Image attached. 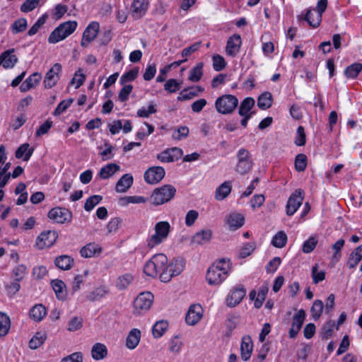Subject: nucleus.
Here are the masks:
<instances>
[{
    "instance_id": "obj_1",
    "label": "nucleus",
    "mask_w": 362,
    "mask_h": 362,
    "mask_svg": "<svg viewBox=\"0 0 362 362\" xmlns=\"http://www.w3.org/2000/svg\"><path fill=\"white\" fill-rule=\"evenodd\" d=\"M230 270L229 260L225 259L215 262L207 270L206 279L211 286L221 284L228 276Z\"/></svg>"
},
{
    "instance_id": "obj_2",
    "label": "nucleus",
    "mask_w": 362,
    "mask_h": 362,
    "mask_svg": "<svg viewBox=\"0 0 362 362\" xmlns=\"http://www.w3.org/2000/svg\"><path fill=\"white\" fill-rule=\"evenodd\" d=\"M171 226L168 221L157 222L153 228V233L149 234L146 240V247L153 249L164 243L168 238Z\"/></svg>"
},
{
    "instance_id": "obj_3",
    "label": "nucleus",
    "mask_w": 362,
    "mask_h": 362,
    "mask_svg": "<svg viewBox=\"0 0 362 362\" xmlns=\"http://www.w3.org/2000/svg\"><path fill=\"white\" fill-rule=\"evenodd\" d=\"M167 256L163 253L154 255L144 267V273L151 277H156L163 273L164 266L167 264Z\"/></svg>"
},
{
    "instance_id": "obj_4",
    "label": "nucleus",
    "mask_w": 362,
    "mask_h": 362,
    "mask_svg": "<svg viewBox=\"0 0 362 362\" xmlns=\"http://www.w3.org/2000/svg\"><path fill=\"white\" fill-rule=\"evenodd\" d=\"M78 23L75 21H69L61 23L49 35L48 41L49 43H57L70 35L76 29Z\"/></svg>"
},
{
    "instance_id": "obj_5",
    "label": "nucleus",
    "mask_w": 362,
    "mask_h": 362,
    "mask_svg": "<svg viewBox=\"0 0 362 362\" xmlns=\"http://www.w3.org/2000/svg\"><path fill=\"white\" fill-rule=\"evenodd\" d=\"M185 262L182 259L176 258L171 261L167 259V264L164 266L163 273L160 274L162 282H169L173 277L180 275L184 270Z\"/></svg>"
},
{
    "instance_id": "obj_6",
    "label": "nucleus",
    "mask_w": 362,
    "mask_h": 362,
    "mask_svg": "<svg viewBox=\"0 0 362 362\" xmlns=\"http://www.w3.org/2000/svg\"><path fill=\"white\" fill-rule=\"evenodd\" d=\"M238 105V98L230 94H225L218 97L215 101L216 111L222 115L232 113Z\"/></svg>"
},
{
    "instance_id": "obj_7",
    "label": "nucleus",
    "mask_w": 362,
    "mask_h": 362,
    "mask_svg": "<svg viewBox=\"0 0 362 362\" xmlns=\"http://www.w3.org/2000/svg\"><path fill=\"white\" fill-rule=\"evenodd\" d=\"M175 192L176 189L173 186L165 185L153 190L151 200L155 206L161 205L169 202L175 196Z\"/></svg>"
},
{
    "instance_id": "obj_8",
    "label": "nucleus",
    "mask_w": 362,
    "mask_h": 362,
    "mask_svg": "<svg viewBox=\"0 0 362 362\" xmlns=\"http://www.w3.org/2000/svg\"><path fill=\"white\" fill-rule=\"evenodd\" d=\"M153 295L151 292L139 293L134 300L133 313L141 315L147 313L153 304Z\"/></svg>"
},
{
    "instance_id": "obj_9",
    "label": "nucleus",
    "mask_w": 362,
    "mask_h": 362,
    "mask_svg": "<svg viewBox=\"0 0 362 362\" xmlns=\"http://www.w3.org/2000/svg\"><path fill=\"white\" fill-rule=\"evenodd\" d=\"M238 163L235 170L240 175L247 173L252 168V162L250 158V153L245 148H240L237 153Z\"/></svg>"
},
{
    "instance_id": "obj_10",
    "label": "nucleus",
    "mask_w": 362,
    "mask_h": 362,
    "mask_svg": "<svg viewBox=\"0 0 362 362\" xmlns=\"http://www.w3.org/2000/svg\"><path fill=\"white\" fill-rule=\"evenodd\" d=\"M57 234L54 230L42 232L36 238L35 247L38 250L51 247L56 242Z\"/></svg>"
},
{
    "instance_id": "obj_11",
    "label": "nucleus",
    "mask_w": 362,
    "mask_h": 362,
    "mask_svg": "<svg viewBox=\"0 0 362 362\" xmlns=\"http://www.w3.org/2000/svg\"><path fill=\"white\" fill-rule=\"evenodd\" d=\"M304 199V193L301 189L296 190L289 197L286 204V214L288 216L293 215L301 206Z\"/></svg>"
},
{
    "instance_id": "obj_12",
    "label": "nucleus",
    "mask_w": 362,
    "mask_h": 362,
    "mask_svg": "<svg viewBox=\"0 0 362 362\" xmlns=\"http://www.w3.org/2000/svg\"><path fill=\"white\" fill-rule=\"evenodd\" d=\"M62 66L59 63L54 64L47 72L43 81L46 88H51L54 86L60 78Z\"/></svg>"
},
{
    "instance_id": "obj_13",
    "label": "nucleus",
    "mask_w": 362,
    "mask_h": 362,
    "mask_svg": "<svg viewBox=\"0 0 362 362\" xmlns=\"http://www.w3.org/2000/svg\"><path fill=\"white\" fill-rule=\"evenodd\" d=\"M48 218L56 223H64L71 221V212L65 208L55 207L48 213Z\"/></svg>"
},
{
    "instance_id": "obj_14",
    "label": "nucleus",
    "mask_w": 362,
    "mask_h": 362,
    "mask_svg": "<svg viewBox=\"0 0 362 362\" xmlns=\"http://www.w3.org/2000/svg\"><path fill=\"white\" fill-rule=\"evenodd\" d=\"M165 175V172L163 167L153 166L146 170L144 177L148 184L155 185L161 181Z\"/></svg>"
},
{
    "instance_id": "obj_15",
    "label": "nucleus",
    "mask_w": 362,
    "mask_h": 362,
    "mask_svg": "<svg viewBox=\"0 0 362 362\" xmlns=\"http://www.w3.org/2000/svg\"><path fill=\"white\" fill-rule=\"evenodd\" d=\"M148 6V0H133L129 11L132 17L135 20L141 18L146 13Z\"/></svg>"
},
{
    "instance_id": "obj_16",
    "label": "nucleus",
    "mask_w": 362,
    "mask_h": 362,
    "mask_svg": "<svg viewBox=\"0 0 362 362\" xmlns=\"http://www.w3.org/2000/svg\"><path fill=\"white\" fill-rule=\"evenodd\" d=\"M246 295V290L243 286L233 288L226 298V305L229 307H235L238 305Z\"/></svg>"
},
{
    "instance_id": "obj_17",
    "label": "nucleus",
    "mask_w": 362,
    "mask_h": 362,
    "mask_svg": "<svg viewBox=\"0 0 362 362\" xmlns=\"http://www.w3.org/2000/svg\"><path fill=\"white\" fill-rule=\"evenodd\" d=\"M204 310L199 304H193L186 314L185 321L188 325H195L203 317Z\"/></svg>"
},
{
    "instance_id": "obj_18",
    "label": "nucleus",
    "mask_w": 362,
    "mask_h": 362,
    "mask_svg": "<svg viewBox=\"0 0 362 362\" xmlns=\"http://www.w3.org/2000/svg\"><path fill=\"white\" fill-rule=\"evenodd\" d=\"M100 25L97 21H92L86 28L83 31L81 45L82 47H86L90 42L95 40L98 32Z\"/></svg>"
},
{
    "instance_id": "obj_19",
    "label": "nucleus",
    "mask_w": 362,
    "mask_h": 362,
    "mask_svg": "<svg viewBox=\"0 0 362 362\" xmlns=\"http://www.w3.org/2000/svg\"><path fill=\"white\" fill-rule=\"evenodd\" d=\"M182 155L183 151L181 148L173 147L165 149L160 153L158 154L156 157L162 163H170L177 160Z\"/></svg>"
},
{
    "instance_id": "obj_20",
    "label": "nucleus",
    "mask_w": 362,
    "mask_h": 362,
    "mask_svg": "<svg viewBox=\"0 0 362 362\" xmlns=\"http://www.w3.org/2000/svg\"><path fill=\"white\" fill-rule=\"evenodd\" d=\"M242 45V39L240 35L234 34L230 36L226 43V53L228 56L234 57L240 52Z\"/></svg>"
},
{
    "instance_id": "obj_21",
    "label": "nucleus",
    "mask_w": 362,
    "mask_h": 362,
    "mask_svg": "<svg viewBox=\"0 0 362 362\" xmlns=\"http://www.w3.org/2000/svg\"><path fill=\"white\" fill-rule=\"evenodd\" d=\"M305 319V312L300 309L293 317L291 327L289 329L290 338H294L298 334Z\"/></svg>"
},
{
    "instance_id": "obj_22",
    "label": "nucleus",
    "mask_w": 362,
    "mask_h": 362,
    "mask_svg": "<svg viewBox=\"0 0 362 362\" xmlns=\"http://www.w3.org/2000/svg\"><path fill=\"white\" fill-rule=\"evenodd\" d=\"M253 351V342L249 335H245L242 337L240 344V356L244 361H248Z\"/></svg>"
},
{
    "instance_id": "obj_23",
    "label": "nucleus",
    "mask_w": 362,
    "mask_h": 362,
    "mask_svg": "<svg viewBox=\"0 0 362 362\" xmlns=\"http://www.w3.org/2000/svg\"><path fill=\"white\" fill-rule=\"evenodd\" d=\"M245 222V217L241 214L233 212L226 216V223L228 228L235 230L242 227Z\"/></svg>"
},
{
    "instance_id": "obj_24",
    "label": "nucleus",
    "mask_w": 362,
    "mask_h": 362,
    "mask_svg": "<svg viewBox=\"0 0 362 362\" xmlns=\"http://www.w3.org/2000/svg\"><path fill=\"white\" fill-rule=\"evenodd\" d=\"M103 251L101 246L95 243H90L83 246L80 254L84 258H91L99 256Z\"/></svg>"
},
{
    "instance_id": "obj_25",
    "label": "nucleus",
    "mask_w": 362,
    "mask_h": 362,
    "mask_svg": "<svg viewBox=\"0 0 362 362\" xmlns=\"http://www.w3.org/2000/svg\"><path fill=\"white\" fill-rule=\"evenodd\" d=\"M14 49H8L0 55V66L4 69H11L18 62L17 57L13 54Z\"/></svg>"
},
{
    "instance_id": "obj_26",
    "label": "nucleus",
    "mask_w": 362,
    "mask_h": 362,
    "mask_svg": "<svg viewBox=\"0 0 362 362\" xmlns=\"http://www.w3.org/2000/svg\"><path fill=\"white\" fill-rule=\"evenodd\" d=\"M134 178L131 174L127 173L120 177L115 186V191L119 193L127 192L133 185Z\"/></svg>"
},
{
    "instance_id": "obj_27",
    "label": "nucleus",
    "mask_w": 362,
    "mask_h": 362,
    "mask_svg": "<svg viewBox=\"0 0 362 362\" xmlns=\"http://www.w3.org/2000/svg\"><path fill=\"white\" fill-rule=\"evenodd\" d=\"M41 74L35 72L30 75L25 81L21 84L20 89L22 92H26L31 88H35L41 80Z\"/></svg>"
},
{
    "instance_id": "obj_28",
    "label": "nucleus",
    "mask_w": 362,
    "mask_h": 362,
    "mask_svg": "<svg viewBox=\"0 0 362 362\" xmlns=\"http://www.w3.org/2000/svg\"><path fill=\"white\" fill-rule=\"evenodd\" d=\"M141 339V332L138 329H132L126 339V346L129 349H134L139 344Z\"/></svg>"
},
{
    "instance_id": "obj_29",
    "label": "nucleus",
    "mask_w": 362,
    "mask_h": 362,
    "mask_svg": "<svg viewBox=\"0 0 362 362\" xmlns=\"http://www.w3.org/2000/svg\"><path fill=\"white\" fill-rule=\"evenodd\" d=\"M74 262V259L66 255L59 256L54 260L56 267L62 270H69L73 267Z\"/></svg>"
},
{
    "instance_id": "obj_30",
    "label": "nucleus",
    "mask_w": 362,
    "mask_h": 362,
    "mask_svg": "<svg viewBox=\"0 0 362 362\" xmlns=\"http://www.w3.org/2000/svg\"><path fill=\"white\" fill-rule=\"evenodd\" d=\"M305 19L311 27L317 28L322 21V15L315 9H311L307 11Z\"/></svg>"
},
{
    "instance_id": "obj_31",
    "label": "nucleus",
    "mask_w": 362,
    "mask_h": 362,
    "mask_svg": "<svg viewBox=\"0 0 362 362\" xmlns=\"http://www.w3.org/2000/svg\"><path fill=\"white\" fill-rule=\"evenodd\" d=\"M232 185L230 182H224L216 189L215 198L218 201L223 200L230 193Z\"/></svg>"
},
{
    "instance_id": "obj_32",
    "label": "nucleus",
    "mask_w": 362,
    "mask_h": 362,
    "mask_svg": "<svg viewBox=\"0 0 362 362\" xmlns=\"http://www.w3.org/2000/svg\"><path fill=\"white\" fill-rule=\"evenodd\" d=\"M120 170V167L115 163H109L103 167L98 175L101 179L106 180Z\"/></svg>"
},
{
    "instance_id": "obj_33",
    "label": "nucleus",
    "mask_w": 362,
    "mask_h": 362,
    "mask_svg": "<svg viewBox=\"0 0 362 362\" xmlns=\"http://www.w3.org/2000/svg\"><path fill=\"white\" fill-rule=\"evenodd\" d=\"M47 314L46 308L42 304L35 305L30 310V317L35 322L41 321Z\"/></svg>"
},
{
    "instance_id": "obj_34",
    "label": "nucleus",
    "mask_w": 362,
    "mask_h": 362,
    "mask_svg": "<svg viewBox=\"0 0 362 362\" xmlns=\"http://www.w3.org/2000/svg\"><path fill=\"white\" fill-rule=\"evenodd\" d=\"M255 105V100L252 98H246L240 103L238 110V114L240 116L250 115L252 116V112L250 110Z\"/></svg>"
},
{
    "instance_id": "obj_35",
    "label": "nucleus",
    "mask_w": 362,
    "mask_h": 362,
    "mask_svg": "<svg viewBox=\"0 0 362 362\" xmlns=\"http://www.w3.org/2000/svg\"><path fill=\"white\" fill-rule=\"evenodd\" d=\"M107 354V349L103 344L96 343L93 346L91 356L95 360H102L106 357Z\"/></svg>"
},
{
    "instance_id": "obj_36",
    "label": "nucleus",
    "mask_w": 362,
    "mask_h": 362,
    "mask_svg": "<svg viewBox=\"0 0 362 362\" xmlns=\"http://www.w3.org/2000/svg\"><path fill=\"white\" fill-rule=\"evenodd\" d=\"M212 233L210 230H203L197 233L192 237V243L198 245H203L209 242L211 238Z\"/></svg>"
},
{
    "instance_id": "obj_37",
    "label": "nucleus",
    "mask_w": 362,
    "mask_h": 362,
    "mask_svg": "<svg viewBox=\"0 0 362 362\" xmlns=\"http://www.w3.org/2000/svg\"><path fill=\"white\" fill-rule=\"evenodd\" d=\"M362 259V244L356 247L354 252H351L347 265L349 268L354 269L360 262Z\"/></svg>"
},
{
    "instance_id": "obj_38",
    "label": "nucleus",
    "mask_w": 362,
    "mask_h": 362,
    "mask_svg": "<svg viewBox=\"0 0 362 362\" xmlns=\"http://www.w3.org/2000/svg\"><path fill=\"white\" fill-rule=\"evenodd\" d=\"M272 95L269 92L262 93L257 99V105L262 110H267L272 105Z\"/></svg>"
},
{
    "instance_id": "obj_39",
    "label": "nucleus",
    "mask_w": 362,
    "mask_h": 362,
    "mask_svg": "<svg viewBox=\"0 0 362 362\" xmlns=\"http://www.w3.org/2000/svg\"><path fill=\"white\" fill-rule=\"evenodd\" d=\"M29 146L27 143L21 145L16 151V157L17 158H23L25 161L28 160L33 152V148H29Z\"/></svg>"
},
{
    "instance_id": "obj_40",
    "label": "nucleus",
    "mask_w": 362,
    "mask_h": 362,
    "mask_svg": "<svg viewBox=\"0 0 362 362\" xmlns=\"http://www.w3.org/2000/svg\"><path fill=\"white\" fill-rule=\"evenodd\" d=\"M134 276L129 273L119 276L116 281V286L119 290L127 288L133 281Z\"/></svg>"
},
{
    "instance_id": "obj_41",
    "label": "nucleus",
    "mask_w": 362,
    "mask_h": 362,
    "mask_svg": "<svg viewBox=\"0 0 362 362\" xmlns=\"http://www.w3.org/2000/svg\"><path fill=\"white\" fill-rule=\"evenodd\" d=\"M108 293V289L105 286L95 288L88 296L87 298L90 301H95L103 298Z\"/></svg>"
},
{
    "instance_id": "obj_42",
    "label": "nucleus",
    "mask_w": 362,
    "mask_h": 362,
    "mask_svg": "<svg viewBox=\"0 0 362 362\" xmlns=\"http://www.w3.org/2000/svg\"><path fill=\"white\" fill-rule=\"evenodd\" d=\"M45 332H37L35 335L30 340L29 347L32 349H36L42 345L46 339Z\"/></svg>"
},
{
    "instance_id": "obj_43",
    "label": "nucleus",
    "mask_w": 362,
    "mask_h": 362,
    "mask_svg": "<svg viewBox=\"0 0 362 362\" xmlns=\"http://www.w3.org/2000/svg\"><path fill=\"white\" fill-rule=\"evenodd\" d=\"M11 326L9 317L0 312V337H4L8 332Z\"/></svg>"
},
{
    "instance_id": "obj_44",
    "label": "nucleus",
    "mask_w": 362,
    "mask_h": 362,
    "mask_svg": "<svg viewBox=\"0 0 362 362\" xmlns=\"http://www.w3.org/2000/svg\"><path fill=\"white\" fill-rule=\"evenodd\" d=\"M362 71V64L354 63L344 70V75L349 78H356Z\"/></svg>"
},
{
    "instance_id": "obj_45",
    "label": "nucleus",
    "mask_w": 362,
    "mask_h": 362,
    "mask_svg": "<svg viewBox=\"0 0 362 362\" xmlns=\"http://www.w3.org/2000/svg\"><path fill=\"white\" fill-rule=\"evenodd\" d=\"M287 242V235L284 231L277 232L273 237L272 244L275 247L281 248L284 247Z\"/></svg>"
},
{
    "instance_id": "obj_46",
    "label": "nucleus",
    "mask_w": 362,
    "mask_h": 362,
    "mask_svg": "<svg viewBox=\"0 0 362 362\" xmlns=\"http://www.w3.org/2000/svg\"><path fill=\"white\" fill-rule=\"evenodd\" d=\"M203 63L199 62L197 64V65L191 69L189 71V80L192 82H197L199 81L203 75Z\"/></svg>"
},
{
    "instance_id": "obj_47",
    "label": "nucleus",
    "mask_w": 362,
    "mask_h": 362,
    "mask_svg": "<svg viewBox=\"0 0 362 362\" xmlns=\"http://www.w3.org/2000/svg\"><path fill=\"white\" fill-rule=\"evenodd\" d=\"M324 304L321 300H315L310 308L312 317L314 320H317L323 311Z\"/></svg>"
},
{
    "instance_id": "obj_48",
    "label": "nucleus",
    "mask_w": 362,
    "mask_h": 362,
    "mask_svg": "<svg viewBox=\"0 0 362 362\" xmlns=\"http://www.w3.org/2000/svg\"><path fill=\"white\" fill-rule=\"evenodd\" d=\"M51 284L57 297L61 300L64 299L65 296L64 292L66 287L65 284L61 280L54 279L52 281Z\"/></svg>"
},
{
    "instance_id": "obj_49",
    "label": "nucleus",
    "mask_w": 362,
    "mask_h": 362,
    "mask_svg": "<svg viewBox=\"0 0 362 362\" xmlns=\"http://www.w3.org/2000/svg\"><path fill=\"white\" fill-rule=\"evenodd\" d=\"M157 112V109L156 105L153 104V102L150 103L147 107H141L139 108L136 115L139 117L147 118L151 115L156 113Z\"/></svg>"
},
{
    "instance_id": "obj_50",
    "label": "nucleus",
    "mask_w": 362,
    "mask_h": 362,
    "mask_svg": "<svg viewBox=\"0 0 362 362\" xmlns=\"http://www.w3.org/2000/svg\"><path fill=\"white\" fill-rule=\"evenodd\" d=\"M168 327L166 321L157 322L152 328V333L154 337L158 338L163 336Z\"/></svg>"
},
{
    "instance_id": "obj_51",
    "label": "nucleus",
    "mask_w": 362,
    "mask_h": 362,
    "mask_svg": "<svg viewBox=\"0 0 362 362\" xmlns=\"http://www.w3.org/2000/svg\"><path fill=\"white\" fill-rule=\"evenodd\" d=\"M182 346L183 343L180 337L178 336H175L169 342L168 350L171 353L177 354L181 351Z\"/></svg>"
},
{
    "instance_id": "obj_52",
    "label": "nucleus",
    "mask_w": 362,
    "mask_h": 362,
    "mask_svg": "<svg viewBox=\"0 0 362 362\" xmlns=\"http://www.w3.org/2000/svg\"><path fill=\"white\" fill-rule=\"evenodd\" d=\"M27 274V267L24 264H18L16 266L12 271V276L16 281H21L23 279Z\"/></svg>"
},
{
    "instance_id": "obj_53",
    "label": "nucleus",
    "mask_w": 362,
    "mask_h": 362,
    "mask_svg": "<svg viewBox=\"0 0 362 362\" xmlns=\"http://www.w3.org/2000/svg\"><path fill=\"white\" fill-rule=\"evenodd\" d=\"M28 25L27 20L24 18H19L13 22L11 29L13 34L24 31Z\"/></svg>"
},
{
    "instance_id": "obj_54",
    "label": "nucleus",
    "mask_w": 362,
    "mask_h": 362,
    "mask_svg": "<svg viewBox=\"0 0 362 362\" xmlns=\"http://www.w3.org/2000/svg\"><path fill=\"white\" fill-rule=\"evenodd\" d=\"M103 199L100 195H93L88 198L84 204V209L86 211H90L93 208L98 205Z\"/></svg>"
},
{
    "instance_id": "obj_55",
    "label": "nucleus",
    "mask_w": 362,
    "mask_h": 362,
    "mask_svg": "<svg viewBox=\"0 0 362 362\" xmlns=\"http://www.w3.org/2000/svg\"><path fill=\"white\" fill-rule=\"evenodd\" d=\"M147 199L142 196H127L122 198L120 202L121 204L125 205L128 204H143L146 202Z\"/></svg>"
},
{
    "instance_id": "obj_56",
    "label": "nucleus",
    "mask_w": 362,
    "mask_h": 362,
    "mask_svg": "<svg viewBox=\"0 0 362 362\" xmlns=\"http://www.w3.org/2000/svg\"><path fill=\"white\" fill-rule=\"evenodd\" d=\"M317 239L315 236L310 237L307 240H305L303 244L302 250L304 253H310L316 247L317 244Z\"/></svg>"
},
{
    "instance_id": "obj_57",
    "label": "nucleus",
    "mask_w": 362,
    "mask_h": 362,
    "mask_svg": "<svg viewBox=\"0 0 362 362\" xmlns=\"http://www.w3.org/2000/svg\"><path fill=\"white\" fill-rule=\"evenodd\" d=\"M307 166V157L305 154L300 153L296 156L295 159V168L298 172L303 171Z\"/></svg>"
},
{
    "instance_id": "obj_58",
    "label": "nucleus",
    "mask_w": 362,
    "mask_h": 362,
    "mask_svg": "<svg viewBox=\"0 0 362 362\" xmlns=\"http://www.w3.org/2000/svg\"><path fill=\"white\" fill-rule=\"evenodd\" d=\"M268 292L267 286H262L259 288L258 293H257V297L255 301V307L257 308H260L262 305L264 300H265L266 296Z\"/></svg>"
},
{
    "instance_id": "obj_59",
    "label": "nucleus",
    "mask_w": 362,
    "mask_h": 362,
    "mask_svg": "<svg viewBox=\"0 0 362 362\" xmlns=\"http://www.w3.org/2000/svg\"><path fill=\"white\" fill-rule=\"evenodd\" d=\"M212 61H213V68L216 71H220L223 70L226 66V63L225 62L224 58L219 54L214 55L213 58H212Z\"/></svg>"
},
{
    "instance_id": "obj_60",
    "label": "nucleus",
    "mask_w": 362,
    "mask_h": 362,
    "mask_svg": "<svg viewBox=\"0 0 362 362\" xmlns=\"http://www.w3.org/2000/svg\"><path fill=\"white\" fill-rule=\"evenodd\" d=\"M139 74V68H134L130 71L124 73L120 78L121 83L134 81Z\"/></svg>"
},
{
    "instance_id": "obj_61",
    "label": "nucleus",
    "mask_w": 362,
    "mask_h": 362,
    "mask_svg": "<svg viewBox=\"0 0 362 362\" xmlns=\"http://www.w3.org/2000/svg\"><path fill=\"white\" fill-rule=\"evenodd\" d=\"M73 102L74 99L72 98H69L62 100L57 106L56 109L54 111V115L56 116L61 115L62 113L66 110V109L72 104Z\"/></svg>"
},
{
    "instance_id": "obj_62",
    "label": "nucleus",
    "mask_w": 362,
    "mask_h": 362,
    "mask_svg": "<svg viewBox=\"0 0 362 362\" xmlns=\"http://www.w3.org/2000/svg\"><path fill=\"white\" fill-rule=\"evenodd\" d=\"M82 319L78 317H74L69 320L67 329L70 332H76L80 329L82 327Z\"/></svg>"
},
{
    "instance_id": "obj_63",
    "label": "nucleus",
    "mask_w": 362,
    "mask_h": 362,
    "mask_svg": "<svg viewBox=\"0 0 362 362\" xmlns=\"http://www.w3.org/2000/svg\"><path fill=\"white\" fill-rule=\"evenodd\" d=\"M40 0H26L21 6V11L28 13L35 9L40 4Z\"/></svg>"
},
{
    "instance_id": "obj_64",
    "label": "nucleus",
    "mask_w": 362,
    "mask_h": 362,
    "mask_svg": "<svg viewBox=\"0 0 362 362\" xmlns=\"http://www.w3.org/2000/svg\"><path fill=\"white\" fill-rule=\"evenodd\" d=\"M85 79V74L82 72L81 69H78L77 71H76L74 76L71 81V83L75 85L76 88H78L83 83Z\"/></svg>"
}]
</instances>
